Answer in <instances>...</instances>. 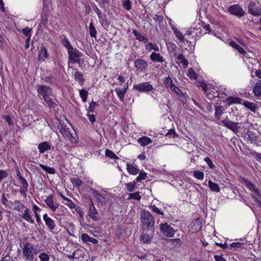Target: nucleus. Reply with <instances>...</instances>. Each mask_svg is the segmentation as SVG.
<instances>
[{
    "instance_id": "36",
    "label": "nucleus",
    "mask_w": 261,
    "mask_h": 261,
    "mask_svg": "<svg viewBox=\"0 0 261 261\" xmlns=\"http://www.w3.org/2000/svg\"><path fill=\"white\" fill-rule=\"evenodd\" d=\"M136 181L135 180L129 183H126L125 186L128 191L133 192L136 187Z\"/></svg>"
},
{
    "instance_id": "15",
    "label": "nucleus",
    "mask_w": 261,
    "mask_h": 261,
    "mask_svg": "<svg viewBox=\"0 0 261 261\" xmlns=\"http://www.w3.org/2000/svg\"><path fill=\"white\" fill-rule=\"evenodd\" d=\"M48 56L49 54L47 53V48L42 44L38 55V60L44 61L46 59L48 58Z\"/></svg>"
},
{
    "instance_id": "19",
    "label": "nucleus",
    "mask_w": 261,
    "mask_h": 261,
    "mask_svg": "<svg viewBox=\"0 0 261 261\" xmlns=\"http://www.w3.org/2000/svg\"><path fill=\"white\" fill-rule=\"evenodd\" d=\"M20 216L28 222L32 224L34 223L35 221L33 219L32 215L30 214V210L28 207H27L25 209V210L24 211V213Z\"/></svg>"
},
{
    "instance_id": "23",
    "label": "nucleus",
    "mask_w": 261,
    "mask_h": 261,
    "mask_svg": "<svg viewBox=\"0 0 261 261\" xmlns=\"http://www.w3.org/2000/svg\"><path fill=\"white\" fill-rule=\"evenodd\" d=\"M38 149L40 153H43L45 151L51 149V146L47 142H43L38 145Z\"/></svg>"
},
{
    "instance_id": "21",
    "label": "nucleus",
    "mask_w": 261,
    "mask_h": 261,
    "mask_svg": "<svg viewBox=\"0 0 261 261\" xmlns=\"http://www.w3.org/2000/svg\"><path fill=\"white\" fill-rule=\"evenodd\" d=\"M92 194L95 197L97 203H100L101 205L106 204V200L105 197L101 195L99 192L95 190L92 189Z\"/></svg>"
},
{
    "instance_id": "7",
    "label": "nucleus",
    "mask_w": 261,
    "mask_h": 261,
    "mask_svg": "<svg viewBox=\"0 0 261 261\" xmlns=\"http://www.w3.org/2000/svg\"><path fill=\"white\" fill-rule=\"evenodd\" d=\"M248 11L249 13L253 16H259L261 15V8L253 1L249 3Z\"/></svg>"
},
{
    "instance_id": "60",
    "label": "nucleus",
    "mask_w": 261,
    "mask_h": 261,
    "mask_svg": "<svg viewBox=\"0 0 261 261\" xmlns=\"http://www.w3.org/2000/svg\"><path fill=\"white\" fill-rule=\"evenodd\" d=\"M39 257L41 261H48L49 259V255L45 253H41L39 255Z\"/></svg>"
},
{
    "instance_id": "33",
    "label": "nucleus",
    "mask_w": 261,
    "mask_h": 261,
    "mask_svg": "<svg viewBox=\"0 0 261 261\" xmlns=\"http://www.w3.org/2000/svg\"><path fill=\"white\" fill-rule=\"evenodd\" d=\"M208 187H210V189L213 191H214V192H218L220 191V187L219 186V185L215 183V182H213L212 180H209L208 181Z\"/></svg>"
},
{
    "instance_id": "3",
    "label": "nucleus",
    "mask_w": 261,
    "mask_h": 261,
    "mask_svg": "<svg viewBox=\"0 0 261 261\" xmlns=\"http://www.w3.org/2000/svg\"><path fill=\"white\" fill-rule=\"evenodd\" d=\"M69 61L71 63H80L79 59L83 54L76 48H73L72 49L68 51Z\"/></svg>"
},
{
    "instance_id": "61",
    "label": "nucleus",
    "mask_w": 261,
    "mask_h": 261,
    "mask_svg": "<svg viewBox=\"0 0 261 261\" xmlns=\"http://www.w3.org/2000/svg\"><path fill=\"white\" fill-rule=\"evenodd\" d=\"M66 202L65 203V204L69 206L70 208H75V203L70 199L68 198L67 200H65Z\"/></svg>"
},
{
    "instance_id": "27",
    "label": "nucleus",
    "mask_w": 261,
    "mask_h": 261,
    "mask_svg": "<svg viewBox=\"0 0 261 261\" xmlns=\"http://www.w3.org/2000/svg\"><path fill=\"white\" fill-rule=\"evenodd\" d=\"M243 105L248 109L250 110L252 112H255L257 109L256 104L251 102L248 101H244Z\"/></svg>"
},
{
    "instance_id": "2",
    "label": "nucleus",
    "mask_w": 261,
    "mask_h": 261,
    "mask_svg": "<svg viewBox=\"0 0 261 261\" xmlns=\"http://www.w3.org/2000/svg\"><path fill=\"white\" fill-rule=\"evenodd\" d=\"M22 253L26 260L32 261L34 259V255L37 254L38 253L37 246H34L31 243H27L24 245L22 248Z\"/></svg>"
},
{
    "instance_id": "35",
    "label": "nucleus",
    "mask_w": 261,
    "mask_h": 261,
    "mask_svg": "<svg viewBox=\"0 0 261 261\" xmlns=\"http://www.w3.org/2000/svg\"><path fill=\"white\" fill-rule=\"evenodd\" d=\"M187 75L191 80H197L198 77L197 74L192 68H190L188 69V73Z\"/></svg>"
},
{
    "instance_id": "58",
    "label": "nucleus",
    "mask_w": 261,
    "mask_h": 261,
    "mask_svg": "<svg viewBox=\"0 0 261 261\" xmlns=\"http://www.w3.org/2000/svg\"><path fill=\"white\" fill-rule=\"evenodd\" d=\"M171 90L176 93L179 96H182L184 95L183 92L175 85L174 86V87Z\"/></svg>"
},
{
    "instance_id": "56",
    "label": "nucleus",
    "mask_w": 261,
    "mask_h": 261,
    "mask_svg": "<svg viewBox=\"0 0 261 261\" xmlns=\"http://www.w3.org/2000/svg\"><path fill=\"white\" fill-rule=\"evenodd\" d=\"M91 238L87 233H83L81 236L82 241L85 243L90 242Z\"/></svg>"
},
{
    "instance_id": "62",
    "label": "nucleus",
    "mask_w": 261,
    "mask_h": 261,
    "mask_svg": "<svg viewBox=\"0 0 261 261\" xmlns=\"http://www.w3.org/2000/svg\"><path fill=\"white\" fill-rule=\"evenodd\" d=\"M2 118L5 120V121L8 123L9 125H12L13 122L12 121L11 118L9 115H3L2 116Z\"/></svg>"
},
{
    "instance_id": "14",
    "label": "nucleus",
    "mask_w": 261,
    "mask_h": 261,
    "mask_svg": "<svg viewBox=\"0 0 261 261\" xmlns=\"http://www.w3.org/2000/svg\"><path fill=\"white\" fill-rule=\"evenodd\" d=\"M43 219L44 221L45 224L47 226L48 229L50 231H53V230L55 229L56 226V224L55 221L50 217H49L47 214H45L43 216Z\"/></svg>"
},
{
    "instance_id": "59",
    "label": "nucleus",
    "mask_w": 261,
    "mask_h": 261,
    "mask_svg": "<svg viewBox=\"0 0 261 261\" xmlns=\"http://www.w3.org/2000/svg\"><path fill=\"white\" fill-rule=\"evenodd\" d=\"M204 161L207 163L210 169H214L215 168V166L213 163L210 158L206 157L204 159Z\"/></svg>"
},
{
    "instance_id": "51",
    "label": "nucleus",
    "mask_w": 261,
    "mask_h": 261,
    "mask_svg": "<svg viewBox=\"0 0 261 261\" xmlns=\"http://www.w3.org/2000/svg\"><path fill=\"white\" fill-rule=\"evenodd\" d=\"M31 31H32V29L30 28L29 27H26L24 29L22 30V33L24 36H25L26 37H28V38H31Z\"/></svg>"
},
{
    "instance_id": "43",
    "label": "nucleus",
    "mask_w": 261,
    "mask_h": 261,
    "mask_svg": "<svg viewBox=\"0 0 261 261\" xmlns=\"http://www.w3.org/2000/svg\"><path fill=\"white\" fill-rule=\"evenodd\" d=\"M193 176L199 180H203L204 178V173L199 170L194 171Z\"/></svg>"
},
{
    "instance_id": "57",
    "label": "nucleus",
    "mask_w": 261,
    "mask_h": 261,
    "mask_svg": "<svg viewBox=\"0 0 261 261\" xmlns=\"http://www.w3.org/2000/svg\"><path fill=\"white\" fill-rule=\"evenodd\" d=\"M150 208L153 212L158 214L164 215V213L159 209L155 205H151Z\"/></svg>"
},
{
    "instance_id": "42",
    "label": "nucleus",
    "mask_w": 261,
    "mask_h": 261,
    "mask_svg": "<svg viewBox=\"0 0 261 261\" xmlns=\"http://www.w3.org/2000/svg\"><path fill=\"white\" fill-rule=\"evenodd\" d=\"M167 241L174 246H180L181 245V241L179 239H170Z\"/></svg>"
},
{
    "instance_id": "32",
    "label": "nucleus",
    "mask_w": 261,
    "mask_h": 261,
    "mask_svg": "<svg viewBox=\"0 0 261 261\" xmlns=\"http://www.w3.org/2000/svg\"><path fill=\"white\" fill-rule=\"evenodd\" d=\"M74 75L76 81L81 84L84 83V79L83 78V74L82 73L76 70L74 73Z\"/></svg>"
},
{
    "instance_id": "16",
    "label": "nucleus",
    "mask_w": 261,
    "mask_h": 261,
    "mask_svg": "<svg viewBox=\"0 0 261 261\" xmlns=\"http://www.w3.org/2000/svg\"><path fill=\"white\" fill-rule=\"evenodd\" d=\"M142 234L141 235V239L143 241L144 243H148L149 242L152 238L153 236L154 231L151 230H142Z\"/></svg>"
},
{
    "instance_id": "30",
    "label": "nucleus",
    "mask_w": 261,
    "mask_h": 261,
    "mask_svg": "<svg viewBox=\"0 0 261 261\" xmlns=\"http://www.w3.org/2000/svg\"><path fill=\"white\" fill-rule=\"evenodd\" d=\"M215 108V117L217 119H220L221 116L223 114V111L224 110L223 107L221 106H216Z\"/></svg>"
},
{
    "instance_id": "13",
    "label": "nucleus",
    "mask_w": 261,
    "mask_h": 261,
    "mask_svg": "<svg viewBox=\"0 0 261 261\" xmlns=\"http://www.w3.org/2000/svg\"><path fill=\"white\" fill-rule=\"evenodd\" d=\"M134 66L137 69L141 71H144L148 66L147 62L143 59H136L134 62Z\"/></svg>"
},
{
    "instance_id": "41",
    "label": "nucleus",
    "mask_w": 261,
    "mask_h": 261,
    "mask_svg": "<svg viewBox=\"0 0 261 261\" xmlns=\"http://www.w3.org/2000/svg\"><path fill=\"white\" fill-rule=\"evenodd\" d=\"M115 91L119 97L120 100H122L124 98V95L126 94L125 92L120 88H116Z\"/></svg>"
},
{
    "instance_id": "45",
    "label": "nucleus",
    "mask_w": 261,
    "mask_h": 261,
    "mask_svg": "<svg viewBox=\"0 0 261 261\" xmlns=\"http://www.w3.org/2000/svg\"><path fill=\"white\" fill-rule=\"evenodd\" d=\"M58 128L60 129V133L65 138L70 133V132L68 129L64 128L62 125H61L60 127L59 126Z\"/></svg>"
},
{
    "instance_id": "39",
    "label": "nucleus",
    "mask_w": 261,
    "mask_h": 261,
    "mask_svg": "<svg viewBox=\"0 0 261 261\" xmlns=\"http://www.w3.org/2000/svg\"><path fill=\"white\" fill-rule=\"evenodd\" d=\"M89 31L91 37L96 38L97 31L92 22H91V23H90Z\"/></svg>"
},
{
    "instance_id": "24",
    "label": "nucleus",
    "mask_w": 261,
    "mask_h": 261,
    "mask_svg": "<svg viewBox=\"0 0 261 261\" xmlns=\"http://www.w3.org/2000/svg\"><path fill=\"white\" fill-rule=\"evenodd\" d=\"M126 169L128 173L132 175H137L139 172V169L136 165H132L129 164H127Z\"/></svg>"
},
{
    "instance_id": "37",
    "label": "nucleus",
    "mask_w": 261,
    "mask_h": 261,
    "mask_svg": "<svg viewBox=\"0 0 261 261\" xmlns=\"http://www.w3.org/2000/svg\"><path fill=\"white\" fill-rule=\"evenodd\" d=\"M230 44L233 48H236L242 55H245L246 54V52L244 50V49L238 44H236L234 42H231Z\"/></svg>"
},
{
    "instance_id": "29",
    "label": "nucleus",
    "mask_w": 261,
    "mask_h": 261,
    "mask_svg": "<svg viewBox=\"0 0 261 261\" xmlns=\"http://www.w3.org/2000/svg\"><path fill=\"white\" fill-rule=\"evenodd\" d=\"M42 15L45 20H48V17L49 15V9L45 3H43Z\"/></svg>"
},
{
    "instance_id": "31",
    "label": "nucleus",
    "mask_w": 261,
    "mask_h": 261,
    "mask_svg": "<svg viewBox=\"0 0 261 261\" xmlns=\"http://www.w3.org/2000/svg\"><path fill=\"white\" fill-rule=\"evenodd\" d=\"M43 99L45 101L47 105L50 108H55L57 105L56 102L53 98L50 97V96L45 98Z\"/></svg>"
},
{
    "instance_id": "1",
    "label": "nucleus",
    "mask_w": 261,
    "mask_h": 261,
    "mask_svg": "<svg viewBox=\"0 0 261 261\" xmlns=\"http://www.w3.org/2000/svg\"><path fill=\"white\" fill-rule=\"evenodd\" d=\"M140 221L142 230L154 231V218L149 212L144 210L141 212Z\"/></svg>"
},
{
    "instance_id": "55",
    "label": "nucleus",
    "mask_w": 261,
    "mask_h": 261,
    "mask_svg": "<svg viewBox=\"0 0 261 261\" xmlns=\"http://www.w3.org/2000/svg\"><path fill=\"white\" fill-rule=\"evenodd\" d=\"M174 33L176 35V37L179 39L180 42H184L185 41V38L182 34L181 32L179 31L175 30Z\"/></svg>"
},
{
    "instance_id": "8",
    "label": "nucleus",
    "mask_w": 261,
    "mask_h": 261,
    "mask_svg": "<svg viewBox=\"0 0 261 261\" xmlns=\"http://www.w3.org/2000/svg\"><path fill=\"white\" fill-rule=\"evenodd\" d=\"M134 89L140 92H147L152 91L153 87L148 82H143L141 84L135 85Z\"/></svg>"
},
{
    "instance_id": "11",
    "label": "nucleus",
    "mask_w": 261,
    "mask_h": 261,
    "mask_svg": "<svg viewBox=\"0 0 261 261\" xmlns=\"http://www.w3.org/2000/svg\"><path fill=\"white\" fill-rule=\"evenodd\" d=\"M240 179L245 183L247 188L250 191H253L259 196H261V194L259 190L256 188L255 185L248 180L247 178L243 176L240 177Z\"/></svg>"
},
{
    "instance_id": "22",
    "label": "nucleus",
    "mask_w": 261,
    "mask_h": 261,
    "mask_svg": "<svg viewBox=\"0 0 261 261\" xmlns=\"http://www.w3.org/2000/svg\"><path fill=\"white\" fill-rule=\"evenodd\" d=\"M150 59L155 62L163 63L165 61V59L160 54L155 52H152L150 56Z\"/></svg>"
},
{
    "instance_id": "18",
    "label": "nucleus",
    "mask_w": 261,
    "mask_h": 261,
    "mask_svg": "<svg viewBox=\"0 0 261 261\" xmlns=\"http://www.w3.org/2000/svg\"><path fill=\"white\" fill-rule=\"evenodd\" d=\"M133 33L135 36L136 39L139 41L142 42L144 44H147V43L148 42V39L143 34L140 33L139 32H138L137 30H133Z\"/></svg>"
},
{
    "instance_id": "46",
    "label": "nucleus",
    "mask_w": 261,
    "mask_h": 261,
    "mask_svg": "<svg viewBox=\"0 0 261 261\" xmlns=\"http://www.w3.org/2000/svg\"><path fill=\"white\" fill-rule=\"evenodd\" d=\"M106 156L109 157L111 159H118V157L111 150L107 149L105 151Z\"/></svg>"
},
{
    "instance_id": "25",
    "label": "nucleus",
    "mask_w": 261,
    "mask_h": 261,
    "mask_svg": "<svg viewBox=\"0 0 261 261\" xmlns=\"http://www.w3.org/2000/svg\"><path fill=\"white\" fill-rule=\"evenodd\" d=\"M242 101V99L237 97L229 96L226 99V101L227 102L228 105L233 103H241Z\"/></svg>"
},
{
    "instance_id": "40",
    "label": "nucleus",
    "mask_w": 261,
    "mask_h": 261,
    "mask_svg": "<svg viewBox=\"0 0 261 261\" xmlns=\"http://www.w3.org/2000/svg\"><path fill=\"white\" fill-rule=\"evenodd\" d=\"M164 84L167 87H169L171 89L175 85L173 83L172 79L170 77L165 78Z\"/></svg>"
},
{
    "instance_id": "52",
    "label": "nucleus",
    "mask_w": 261,
    "mask_h": 261,
    "mask_svg": "<svg viewBox=\"0 0 261 261\" xmlns=\"http://www.w3.org/2000/svg\"><path fill=\"white\" fill-rule=\"evenodd\" d=\"M146 48L147 50L150 51L151 49H154V50L158 51L159 47L156 46V44L154 45L151 43H148L146 45Z\"/></svg>"
},
{
    "instance_id": "47",
    "label": "nucleus",
    "mask_w": 261,
    "mask_h": 261,
    "mask_svg": "<svg viewBox=\"0 0 261 261\" xmlns=\"http://www.w3.org/2000/svg\"><path fill=\"white\" fill-rule=\"evenodd\" d=\"M147 177V173L143 171H141L139 174V175L136 178L135 181L136 182H139L142 180L145 179Z\"/></svg>"
},
{
    "instance_id": "54",
    "label": "nucleus",
    "mask_w": 261,
    "mask_h": 261,
    "mask_svg": "<svg viewBox=\"0 0 261 261\" xmlns=\"http://www.w3.org/2000/svg\"><path fill=\"white\" fill-rule=\"evenodd\" d=\"M98 105V103L92 100L89 104V107L87 110L91 112H94L95 110V108Z\"/></svg>"
},
{
    "instance_id": "53",
    "label": "nucleus",
    "mask_w": 261,
    "mask_h": 261,
    "mask_svg": "<svg viewBox=\"0 0 261 261\" xmlns=\"http://www.w3.org/2000/svg\"><path fill=\"white\" fill-rule=\"evenodd\" d=\"M165 136L168 137L169 138H174L177 136V135L175 133L174 129L171 128L168 130V132L166 134Z\"/></svg>"
},
{
    "instance_id": "48",
    "label": "nucleus",
    "mask_w": 261,
    "mask_h": 261,
    "mask_svg": "<svg viewBox=\"0 0 261 261\" xmlns=\"http://www.w3.org/2000/svg\"><path fill=\"white\" fill-rule=\"evenodd\" d=\"M122 5L124 9L129 10L131 9V3L129 0H122Z\"/></svg>"
},
{
    "instance_id": "49",
    "label": "nucleus",
    "mask_w": 261,
    "mask_h": 261,
    "mask_svg": "<svg viewBox=\"0 0 261 261\" xmlns=\"http://www.w3.org/2000/svg\"><path fill=\"white\" fill-rule=\"evenodd\" d=\"M80 95L84 102H85L87 99L88 91L85 89L80 90Z\"/></svg>"
},
{
    "instance_id": "38",
    "label": "nucleus",
    "mask_w": 261,
    "mask_h": 261,
    "mask_svg": "<svg viewBox=\"0 0 261 261\" xmlns=\"http://www.w3.org/2000/svg\"><path fill=\"white\" fill-rule=\"evenodd\" d=\"M39 166L41 167L42 169L45 170L48 173L54 174L56 173V170L54 168L46 166L43 164H40Z\"/></svg>"
},
{
    "instance_id": "44",
    "label": "nucleus",
    "mask_w": 261,
    "mask_h": 261,
    "mask_svg": "<svg viewBox=\"0 0 261 261\" xmlns=\"http://www.w3.org/2000/svg\"><path fill=\"white\" fill-rule=\"evenodd\" d=\"M70 181L74 187H80L83 183L82 180L79 178H70Z\"/></svg>"
},
{
    "instance_id": "5",
    "label": "nucleus",
    "mask_w": 261,
    "mask_h": 261,
    "mask_svg": "<svg viewBox=\"0 0 261 261\" xmlns=\"http://www.w3.org/2000/svg\"><path fill=\"white\" fill-rule=\"evenodd\" d=\"M37 91L38 96L43 97V99L49 96L52 93V89L50 87L45 85H37Z\"/></svg>"
},
{
    "instance_id": "10",
    "label": "nucleus",
    "mask_w": 261,
    "mask_h": 261,
    "mask_svg": "<svg viewBox=\"0 0 261 261\" xmlns=\"http://www.w3.org/2000/svg\"><path fill=\"white\" fill-rule=\"evenodd\" d=\"M88 215L93 221L98 220V212L96 210L91 198H90V204L88 208Z\"/></svg>"
},
{
    "instance_id": "50",
    "label": "nucleus",
    "mask_w": 261,
    "mask_h": 261,
    "mask_svg": "<svg viewBox=\"0 0 261 261\" xmlns=\"http://www.w3.org/2000/svg\"><path fill=\"white\" fill-rule=\"evenodd\" d=\"M141 198V196L139 195V192H135L134 193L129 194V197H128V199H134L137 200H140Z\"/></svg>"
},
{
    "instance_id": "26",
    "label": "nucleus",
    "mask_w": 261,
    "mask_h": 261,
    "mask_svg": "<svg viewBox=\"0 0 261 261\" xmlns=\"http://www.w3.org/2000/svg\"><path fill=\"white\" fill-rule=\"evenodd\" d=\"M253 92L255 96H261V81L256 82L255 86L253 89Z\"/></svg>"
},
{
    "instance_id": "28",
    "label": "nucleus",
    "mask_w": 261,
    "mask_h": 261,
    "mask_svg": "<svg viewBox=\"0 0 261 261\" xmlns=\"http://www.w3.org/2000/svg\"><path fill=\"white\" fill-rule=\"evenodd\" d=\"M138 142L141 144L142 146H145L152 142V140L147 137L144 136L141 138H140L138 140Z\"/></svg>"
},
{
    "instance_id": "17",
    "label": "nucleus",
    "mask_w": 261,
    "mask_h": 261,
    "mask_svg": "<svg viewBox=\"0 0 261 261\" xmlns=\"http://www.w3.org/2000/svg\"><path fill=\"white\" fill-rule=\"evenodd\" d=\"M19 180L22 185V187L19 190V192L22 196H23L24 197H26V193L28 191L29 184L27 180L23 177L20 178Z\"/></svg>"
},
{
    "instance_id": "63",
    "label": "nucleus",
    "mask_w": 261,
    "mask_h": 261,
    "mask_svg": "<svg viewBox=\"0 0 261 261\" xmlns=\"http://www.w3.org/2000/svg\"><path fill=\"white\" fill-rule=\"evenodd\" d=\"M179 50V49L176 46H175L174 47L172 48L173 55L176 58H177V57H178V56L180 55V54L178 51Z\"/></svg>"
},
{
    "instance_id": "9",
    "label": "nucleus",
    "mask_w": 261,
    "mask_h": 261,
    "mask_svg": "<svg viewBox=\"0 0 261 261\" xmlns=\"http://www.w3.org/2000/svg\"><path fill=\"white\" fill-rule=\"evenodd\" d=\"M228 11L231 14L240 18L244 15L245 12L240 5H234L228 8Z\"/></svg>"
},
{
    "instance_id": "64",
    "label": "nucleus",
    "mask_w": 261,
    "mask_h": 261,
    "mask_svg": "<svg viewBox=\"0 0 261 261\" xmlns=\"http://www.w3.org/2000/svg\"><path fill=\"white\" fill-rule=\"evenodd\" d=\"M214 258L216 261H226V259L222 255H214Z\"/></svg>"
},
{
    "instance_id": "12",
    "label": "nucleus",
    "mask_w": 261,
    "mask_h": 261,
    "mask_svg": "<svg viewBox=\"0 0 261 261\" xmlns=\"http://www.w3.org/2000/svg\"><path fill=\"white\" fill-rule=\"evenodd\" d=\"M53 198V195H50L46 197L44 200V202L51 211L54 212L58 207L59 204L57 202H55Z\"/></svg>"
},
{
    "instance_id": "20",
    "label": "nucleus",
    "mask_w": 261,
    "mask_h": 261,
    "mask_svg": "<svg viewBox=\"0 0 261 261\" xmlns=\"http://www.w3.org/2000/svg\"><path fill=\"white\" fill-rule=\"evenodd\" d=\"M176 62L179 65L180 64H182V66L184 68H187L188 65V60L182 54H180V55H178L176 58Z\"/></svg>"
},
{
    "instance_id": "6",
    "label": "nucleus",
    "mask_w": 261,
    "mask_h": 261,
    "mask_svg": "<svg viewBox=\"0 0 261 261\" xmlns=\"http://www.w3.org/2000/svg\"><path fill=\"white\" fill-rule=\"evenodd\" d=\"M224 126L232 130L234 133L237 134L239 132L240 126L239 123L233 122L227 118L221 121Z\"/></svg>"
},
{
    "instance_id": "4",
    "label": "nucleus",
    "mask_w": 261,
    "mask_h": 261,
    "mask_svg": "<svg viewBox=\"0 0 261 261\" xmlns=\"http://www.w3.org/2000/svg\"><path fill=\"white\" fill-rule=\"evenodd\" d=\"M160 227L162 234L167 237H173L175 233V230L167 223L161 224Z\"/></svg>"
},
{
    "instance_id": "34",
    "label": "nucleus",
    "mask_w": 261,
    "mask_h": 261,
    "mask_svg": "<svg viewBox=\"0 0 261 261\" xmlns=\"http://www.w3.org/2000/svg\"><path fill=\"white\" fill-rule=\"evenodd\" d=\"M62 44L67 49V52L73 48L69 41L67 38H64L61 41Z\"/></svg>"
}]
</instances>
